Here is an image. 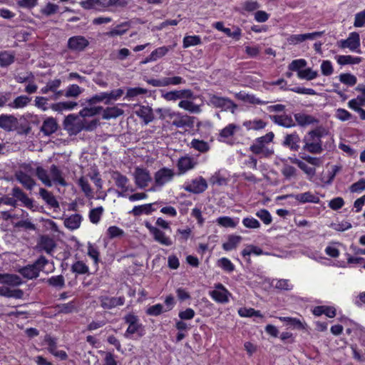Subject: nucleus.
<instances>
[{"label":"nucleus","instance_id":"nucleus-49","mask_svg":"<svg viewBox=\"0 0 365 365\" xmlns=\"http://www.w3.org/2000/svg\"><path fill=\"white\" fill-rule=\"evenodd\" d=\"M238 314L242 317H256L262 318L263 316L259 311H257L252 308L242 307L238 309Z\"/></svg>","mask_w":365,"mask_h":365},{"label":"nucleus","instance_id":"nucleus-29","mask_svg":"<svg viewBox=\"0 0 365 365\" xmlns=\"http://www.w3.org/2000/svg\"><path fill=\"white\" fill-rule=\"evenodd\" d=\"M235 97L245 103H251V104H264L265 102L261 101L260 99L256 98L255 96L247 93L245 91H240L239 93H235Z\"/></svg>","mask_w":365,"mask_h":365},{"label":"nucleus","instance_id":"nucleus-3","mask_svg":"<svg viewBox=\"0 0 365 365\" xmlns=\"http://www.w3.org/2000/svg\"><path fill=\"white\" fill-rule=\"evenodd\" d=\"M128 327L125 332V337L128 339H139L145 334V327L140 322L138 317L133 314H128L124 317Z\"/></svg>","mask_w":365,"mask_h":365},{"label":"nucleus","instance_id":"nucleus-53","mask_svg":"<svg viewBox=\"0 0 365 365\" xmlns=\"http://www.w3.org/2000/svg\"><path fill=\"white\" fill-rule=\"evenodd\" d=\"M217 265L227 272H232L235 269L233 263L226 257H222L217 262Z\"/></svg>","mask_w":365,"mask_h":365},{"label":"nucleus","instance_id":"nucleus-30","mask_svg":"<svg viewBox=\"0 0 365 365\" xmlns=\"http://www.w3.org/2000/svg\"><path fill=\"white\" fill-rule=\"evenodd\" d=\"M242 237L239 235H230L227 237V241L222 244V248L225 251H230L235 249L240 243Z\"/></svg>","mask_w":365,"mask_h":365},{"label":"nucleus","instance_id":"nucleus-59","mask_svg":"<svg viewBox=\"0 0 365 365\" xmlns=\"http://www.w3.org/2000/svg\"><path fill=\"white\" fill-rule=\"evenodd\" d=\"M78 184L86 197H90L93 195L92 189L89 185L88 180L86 178L81 177L78 180Z\"/></svg>","mask_w":365,"mask_h":365},{"label":"nucleus","instance_id":"nucleus-42","mask_svg":"<svg viewBox=\"0 0 365 365\" xmlns=\"http://www.w3.org/2000/svg\"><path fill=\"white\" fill-rule=\"evenodd\" d=\"M38 247L49 253L55 247V242L52 238L47 236H42L39 240Z\"/></svg>","mask_w":365,"mask_h":365},{"label":"nucleus","instance_id":"nucleus-35","mask_svg":"<svg viewBox=\"0 0 365 365\" xmlns=\"http://www.w3.org/2000/svg\"><path fill=\"white\" fill-rule=\"evenodd\" d=\"M336 62L340 65L358 64L361 62V58L350 55H340L336 57Z\"/></svg>","mask_w":365,"mask_h":365},{"label":"nucleus","instance_id":"nucleus-55","mask_svg":"<svg viewBox=\"0 0 365 365\" xmlns=\"http://www.w3.org/2000/svg\"><path fill=\"white\" fill-rule=\"evenodd\" d=\"M244 126L249 130H259L265 127L266 123L260 119H254L244 122Z\"/></svg>","mask_w":365,"mask_h":365},{"label":"nucleus","instance_id":"nucleus-31","mask_svg":"<svg viewBox=\"0 0 365 365\" xmlns=\"http://www.w3.org/2000/svg\"><path fill=\"white\" fill-rule=\"evenodd\" d=\"M190 98H183L179 103L178 106L184 110H186L190 113H197L200 112V107L195 104Z\"/></svg>","mask_w":365,"mask_h":365},{"label":"nucleus","instance_id":"nucleus-36","mask_svg":"<svg viewBox=\"0 0 365 365\" xmlns=\"http://www.w3.org/2000/svg\"><path fill=\"white\" fill-rule=\"evenodd\" d=\"M321 35L319 32H312L304 34H296L290 37L289 41L292 43L302 42L307 39H314Z\"/></svg>","mask_w":365,"mask_h":365},{"label":"nucleus","instance_id":"nucleus-2","mask_svg":"<svg viewBox=\"0 0 365 365\" xmlns=\"http://www.w3.org/2000/svg\"><path fill=\"white\" fill-rule=\"evenodd\" d=\"M65 129L72 135H76L81 132L83 129L93 130L97 125L96 120H92L87 123L85 119H82L79 116L71 114L68 115L63 122Z\"/></svg>","mask_w":365,"mask_h":365},{"label":"nucleus","instance_id":"nucleus-15","mask_svg":"<svg viewBox=\"0 0 365 365\" xmlns=\"http://www.w3.org/2000/svg\"><path fill=\"white\" fill-rule=\"evenodd\" d=\"M162 97L168 101H175L183 98H192L193 93L190 90H175L162 93Z\"/></svg>","mask_w":365,"mask_h":365},{"label":"nucleus","instance_id":"nucleus-40","mask_svg":"<svg viewBox=\"0 0 365 365\" xmlns=\"http://www.w3.org/2000/svg\"><path fill=\"white\" fill-rule=\"evenodd\" d=\"M294 118L297 123L301 126L309 125L317 122V120L313 116L304 113H297L294 115Z\"/></svg>","mask_w":365,"mask_h":365},{"label":"nucleus","instance_id":"nucleus-51","mask_svg":"<svg viewBox=\"0 0 365 365\" xmlns=\"http://www.w3.org/2000/svg\"><path fill=\"white\" fill-rule=\"evenodd\" d=\"M263 254L264 252L260 247L253 245L246 246L242 251V255L245 257L250 256L251 255L259 256Z\"/></svg>","mask_w":365,"mask_h":365},{"label":"nucleus","instance_id":"nucleus-32","mask_svg":"<svg viewBox=\"0 0 365 365\" xmlns=\"http://www.w3.org/2000/svg\"><path fill=\"white\" fill-rule=\"evenodd\" d=\"M50 179L51 183H56L62 186H66V183L62 177L61 171L57 168L56 166L52 165L50 169Z\"/></svg>","mask_w":365,"mask_h":365},{"label":"nucleus","instance_id":"nucleus-46","mask_svg":"<svg viewBox=\"0 0 365 365\" xmlns=\"http://www.w3.org/2000/svg\"><path fill=\"white\" fill-rule=\"evenodd\" d=\"M318 76V72L311 68H304L302 71H299L297 77L299 79L312 81Z\"/></svg>","mask_w":365,"mask_h":365},{"label":"nucleus","instance_id":"nucleus-62","mask_svg":"<svg viewBox=\"0 0 365 365\" xmlns=\"http://www.w3.org/2000/svg\"><path fill=\"white\" fill-rule=\"evenodd\" d=\"M170 49V47L162 46L154 50L149 56V60H158L164 56Z\"/></svg>","mask_w":365,"mask_h":365},{"label":"nucleus","instance_id":"nucleus-17","mask_svg":"<svg viewBox=\"0 0 365 365\" xmlns=\"http://www.w3.org/2000/svg\"><path fill=\"white\" fill-rule=\"evenodd\" d=\"M278 319L281 322H284L285 325L288 328L298 330H307L308 327L307 323L304 321L301 320L300 319L298 318L279 317H278Z\"/></svg>","mask_w":365,"mask_h":365},{"label":"nucleus","instance_id":"nucleus-8","mask_svg":"<svg viewBox=\"0 0 365 365\" xmlns=\"http://www.w3.org/2000/svg\"><path fill=\"white\" fill-rule=\"evenodd\" d=\"M175 175L173 170L163 168L158 170L154 175L155 187L152 188L151 190H155V187H162L167 183L172 181Z\"/></svg>","mask_w":365,"mask_h":365},{"label":"nucleus","instance_id":"nucleus-47","mask_svg":"<svg viewBox=\"0 0 365 365\" xmlns=\"http://www.w3.org/2000/svg\"><path fill=\"white\" fill-rule=\"evenodd\" d=\"M123 110L117 106L107 108L103 110V118L110 119L123 115Z\"/></svg>","mask_w":365,"mask_h":365},{"label":"nucleus","instance_id":"nucleus-20","mask_svg":"<svg viewBox=\"0 0 365 365\" xmlns=\"http://www.w3.org/2000/svg\"><path fill=\"white\" fill-rule=\"evenodd\" d=\"M312 314L317 317L325 314L327 317L329 318H333L336 314V309L333 306H317L313 308Z\"/></svg>","mask_w":365,"mask_h":365},{"label":"nucleus","instance_id":"nucleus-64","mask_svg":"<svg viewBox=\"0 0 365 365\" xmlns=\"http://www.w3.org/2000/svg\"><path fill=\"white\" fill-rule=\"evenodd\" d=\"M320 68L322 75L325 76H331L334 73L333 64L328 60H324L322 62Z\"/></svg>","mask_w":365,"mask_h":365},{"label":"nucleus","instance_id":"nucleus-6","mask_svg":"<svg viewBox=\"0 0 365 365\" xmlns=\"http://www.w3.org/2000/svg\"><path fill=\"white\" fill-rule=\"evenodd\" d=\"M207 104L225 110H230L232 113H235L237 108V106L230 99L215 94L208 95Z\"/></svg>","mask_w":365,"mask_h":365},{"label":"nucleus","instance_id":"nucleus-56","mask_svg":"<svg viewBox=\"0 0 365 365\" xmlns=\"http://www.w3.org/2000/svg\"><path fill=\"white\" fill-rule=\"evenodd\" d=\"M307 63L304 59L299 58L292 61L288 68L290 71H296L299 73V71H302L307 66Z\"/></svg>","mask_w":365,"mask_h":365},{"label":"nucleus","instance_id":"nucleus-63","mask_svg":"<svg viewBox=\"0 0 365 365\" xmlns=\"http://www.w3.org/2000/svg\"><path fill=\"white\" fill-rule=\"evenodd\" d=\"M103 212V207H98L96 208L92 209L89 213V218L91 222L93 224H97L100 221Z\"/></svg>","mask_w":365,"mask_h":365},{"label":"nucleus","instance_id":"nucleus-19","mask_svg":"<svg viewBox=\"0 0 365 365\" xmlns=\"http://www.w3.org/2000/svg\"><path fill=\"white\" fill-rule=\"evenodd\" d=\"M289 195H284L281 196L279 198V199H286ZM291 197H294L296 200L299 201L301 203H306V202H311V203H319L320 200L319 197L317 195L313 194L311 192H305L303 193L297 194L294 195H290Z\"/></svg>","mask_w":365,"mask_h":365},{"label":"nucleus","instance_id":"nucleus-5","mask_svg":"<svg viewBox=\"0 0 365 365\" xmlns=\"http://www.w3.org/2000/svg\"><path fill=\"white\" fill-rule=\"evenodd\" d=\"M303 141L304 143V149L311 153L319 154L323 150L321 141V134L317 130H312L304 136Z\"/></svg>","mask_w":365,"mask_h":365},{"label":"nucleus","instance_id":"nucleus-27","mask_svg":"<svg viewBox=\"0 0 365 365\" xmlns=\"http://www.w3.org/2000/svg\"><path fill=\"white\" fill-rule=\"evenodd\" d=\"M58 128V124L53 118L46 119L41 126V131L46 135H49L53 133Z\"/></svg>","mask_w":365,"mask_h":365},{"label":"nucleus","instance_id":"nucleus-50","mask_svg":"<svg viewBox=\"0 0 365 365\" xmlns=\"http://www.w3.org/2000/svg\"><path fill=\"white\" fill-rule=\"evenodd\" d=\"M339 79L341 83L348 86H353L357 82L356 77L354 75L349 73H341L339 76Z\"/></svg>","mask_w":365,"mask_h":365},{"label":"nucleus","instance_id":"nucleus-60","mask_svg":"<svg viewBox=\"0 0 365 365\" xmlns=\"http://www.w3.org/2000/svg\"><path fill=\"white\" fill-rule=\"evenodd\" d=\"M58 11V6L52 3H47L41 9V13L43 16H50Z\"/></svg>","mask_w":365,"mask_h":365},{"label":"nucleus","instance_id":"nucleus-45","mask_svg":"<svg viewBox=\"0 0 365 365\" xmlns=\"http://www.w3.org/2000/svg\"><path fill=\"white\" fill-rule=\"evenodd\" d=\"M39 195L43 200L52 207H57L58 206V203L54 196L46 190L41 188L39 190Z\"/></svg>","mask_w":365,"mask_h":365},{"label":"nucleus","instance_id":"nucleus-7","mask_svg":"<svg viewBox=\"0 0 365 365\" xmlns=\"http://www.w3.org/2000/svg\"><path fill=\"white\" fill-rule=\"evenodd\" d=\"M210 297L216 302L220 304H227L230 302L232 294L221 283L214 284L212 290L209 292Z\"/></svg>","mask_w":365,"mask_h":365},{"label":"nucleus","instance_id":"nucleus-23","mask_svg":"<svg viewBox=\"0 0 365 365\" xmlns=\"http://www.w3.org/2000/svg\"><path fill=\"white\" fill-rule=\"evenodd\" d=\"M271 118L277 125L285 128H291L295 125L294 120L289 115H273Z\"/></svg>","mask_w":365,"mask_h":365},{"label":"nucleus","instance_id":"nucleus-34","mask_svg":"<svg viewBox=\"0 0 365 365\" xmlns=\"http://www.w3.org/2000/svg\"><path fill=\"white\" fill-rule=\"evenodd\" d=\"M293 163L297 164L298 167L303 170V172L307 175L309 179H312L316 174V170L314 167L309 166L307 162L294 159Z\"/></svg>","mask_w":365,"mask_h":365},{"label":"nucleus","instance_id":"nucleus-16","mask_svg":"<svg viewBox=\"0 0 365 365\" xmlns=\"http://www.w3.org/2000/svg\"><path fill=\"white\" fill-rule=\"evenodd\" d=\"M207 182L202 177L197 178L191 182L186 183L184 186L185 190L193 193L202 192L207 189Z\"/></svg>","mask_w":365,"mask_h":365},{"label":"nucleus","instance_id":"nucleus-12","mask_svg":"<svg viewBox=\"0 0 365 365\" xmlns=\"http://www.w3.org/2000/svg\"><path fill=\"white\" fill-rule=\"evenodd\" d=\"M46 263L44 259H38L35 264L28 265L20 269V273L27 279L36 278L38 276V273L42 266Z\"/></svg>","mask_w":365,"mask_h":365},{"label":"nucleus","instance_id":"nucleus-48","mask_svg":"<svg viewBox=\"0 0 365 365\" xmlns=\"http://www.w3.org/2000/svg\"><path fill=\"white\" fill-rule=\"evenodd\" d=\"M271 285L281 290H290L292 289V284L288 279H272Z\"/></svg>","mask_w":365,"mask_h":365},{"label":"nucleus","instance_id":"nucleus-18","mask_svg":"<svg viewBox=\"0 0 365 365\" xmlns=\"http://www.w3.org/2000/svg\"><path fill=\"white\" fill-rule=\"evenodd\" d=\"M147 227L149 229L150 232L153 235L155 241L165 246H170L173 245L171 238L166 236L165 232L158 228L149 225H147Z\"/></svg>","mask_w":365,"mask_h":365},{"label":"nucleus","instance_id":"nucleus-26","mask_svg":"<svg viewBox=\"0 0 365 365\" xmlns=\"http://www.w3.org/2000/svg\"><path fill=\"white\" fill-rule=\"evenodd\" d=\"M125 299L123 297H104L101 300L102 307L106 309L120 306L124 304Z\"/></svg>","mask_w":365,"mask_h":365},{"label":"nucleus","instance_id":"nucleus-13","mask_svg":"<svg viewBox=\"0 0 365 365\" xmlns=\"http://www.w3.org/2000/svg\"><path fill=\"white\" fill-rule=\"evenodd\" d=\"M240 129V125L234 123H230L222 128L218 136V140L222 143H232V138L235 133L239 131Z\"/></svg>","mask_w":365,"mask_h":365},{"label":"nucleus","instance_id":"nucleus-39","mask_svg":"<svg viewBox=\"0 0 365 365\" xmlns=\"http://www.w3.org/2000/svg\"><path fill=\"white\" fill-rule=\"evenodd\" d=\"M81 222V217L79 215H72L64 220L65 226L70 230L78 229Z\"/></svg>","mask_w":365,"mask_h":365},{"label":"nucleus","instance_id":"nucleus-28","mask_svg":"<svg viewBox=\"0 0 365 365\" xmlns=\"http://www.w3.org/2000/svg\"><path fill=\"white\" fill-rule=\"evenodd\" d=\"M135 112L146 124L153 120L152 110L148 106H139Z\"/></svg>","mask_w":365,"mask_h":365},{"label":"nucleus","instance_id":"nucleus-4","mask_svg":"<svg viewBox=\"0 0 365 365\" xmlns=\"http://www.w3.org/2000/svg\"><path fill=\"white\" fill-rule=\"evenodd\" d=\"M274 134L270 132L264 136L257 138L251 145L250 150L257 155H262L264 157L270 155L273 153V150L269 148L268 144L272 142Z\"/></svg>","mask_w":365,"mask_h":365},{"label":"nucleus","instance_id":"nucleus-58","mask_svg":"<svg viewBox=\"0 0 365 365\" xmlns=\"http://www.w3.org/2000/svg\"><path fill=\"white\" fill-rule=\"evenodd\" d=\"M190 145L195 150L201 153L207 152L210 149V146L207 142L197 139H193L190 143Z\"/></svg>","mask_w":365,"mask_h":365},{"label":"nucleus","instance_id":"nucleus-41","mask_svg":"<svg viewBox=\"0 0 365 365\" xmlns=\"http://www.w3.org/2000/svg\"><path fill=\"white\" fill-rule=\"evenodd\" d=\"M77 103L71 101L66 102H59L56 103H53L51 106V108L57 112H62L63 110H73Z\"/></svg>","mask_w":365,"mask_h":365},{"label":"nucleus","instance_id":"nucleus-61","mask_svg":"<svg viewBox=\"0 0 365 365\" xmlns=\"http://www.w3.org/2000/svg\"><path fill=\"white\" fill-rule=\"evenodd\" d=\"M102 107L92 106L90 108H85L80 111V115L82 118L93 116L100 113Z\"/></svg>","mask_w":365,"mask_h":365},{"label":"nucleus","instance_id":"nucleus-22","mask_svg":"<svg viewBox=\"0 0 365 365\" xmlns=\"http://www.w3.org/2000/svg\"><path fill=\"white\" fill-rule=\"evenodd\" d=\"M17 120L11 115H0V127L6 130H12L16 127Z\"/></svg>","mask_w":365,"mask_h":365},{"label":"nucleus","instance_id":"nucleus-54","mask_svg":"<svg viewBox=\"0 0 365 365\" xmlns=\"http://www.w3.org/2000/svg\"><path fill=\"white\" fill-rule=\"evenodd\" d=\"M36 174L38 179L48 187H51L52 185L51 180L50 179V175L47 173V172L42 168L38 167L36 168Z\"/></svg>","mask_w":365,"mask_h":365},{"label":"nucleus","instance_id":"nucleus-9","mask_svg":"<svg viewBox=\"0 0 365 365\" xmlns=\"http://www.w3.org/2000/svg\"><path fill=\"white\" fill-rule=\"evenodd\" d=\"M81 6L85 9L98 7H108L110 6H125V0H85L81 2Z\"/></svg>","mask_w":365,"mask_h":365},{"label":"nucleus","instance_id":"nucleus-14","mask_svg":"<svg viewBox=\"0 0 365 365\" xmlns=\"http://www.w3.org/2000/svg\"><path fill=\"white\" fill-rule=\"evenodd\" d=\"M16 177L17 180L28 190H31L35 185V182L31 177V170L28 166L23 167L18 171Z\"/></svg>","mask_w":365,"mask_h":365},{"label":"nucleus","instance_id":"nucleus-11","mask_svg":"<svg viewBox=\"0 0 365 365\" xmlns=\"http://www.w3.org/2000/svg\"><path fill=\"white\" fill-rule=\"evenodd\" d=\"M135 185L140 188H145L152 180L149 170L146 168L137 167L133 173Z\"/></svg>","mask_w":365,"mask_h":365},{"label":"nucleus","instance_id":"nucleus-52","mask_svg":"<svg viewBox=\"0 0 365 365\" xmlns=\"http://www.w3.org/2000/svg\"><path fill=\"white\" fill-rule=\"evenodd\" d=\"M365 105V96L359 95L356 98L350 100L348 102V106L353 110H359L361 106Z\"/></svg>","mask_w":365,"mask_h":365},{"label":"nucleus","instance_id":"nucleus-24","mask_svg":"<svg viewBox=\"0 0 365 365\" xmlns=\"http://www.w3.org/2000/svg\"><path fill=\"white\" fill-rule=\"evenodd\" d=\"M157 205V202L145 204L142 205L135 206L130 213L135 216H138L142 214L150 215L151 212L155 211L156 209L154 206Z\"/></svg>","mask_w":365,"mask_h":365},{"label":"nucleus","instance_id":"nucleus-44","mask_svg":"<svg viewBox=\"0 0 365 365\" xmlns=\"http://www.w3.org/2000/svg\"><path fill=\"white\" fill-rule=\"evenodd\" d=\"M217 223L224 227H235L239 223V218L233 219L227 216L220 217L216 220Z\"/></svg>","mask_w":365,"mask_h":365},{"label":"nucleus","instance_id":"nucleus-33","mask_svg":"<svg viewBox=\"0 0 365 365\" xmlns=\"http://www.w3.org/2000/svg\"><path fill=\"white\" fill-rule=\"evenodd\" d=\"M216 29L225 33L228 36L238 39L240 36V30L238 27L232 26L231 28H226L225 24H215Z\"/></svg>","mask_w":365,"mask_h":365},{"label":"nucleus","instance_id":"nucleus-1","mask_svg":"<svg viewBox=\"0 0 365 365\" xmlns=\"http://www.w3.org/2000/svg\"><path fill=\"white\" fill-rule=\"evenodd\" d=\"M0 282L4 284L0 287V295L15 299L23 297L24 292L21 289L14 288L22 283L19 276L10 274H0Z\"/></svg>","mask_w":365,"mask_h":365},{"label":"nucleus","instance_id":"nucleus-37","mask_svg":"<svg viewBox=\"0 0 365 365\" xmlns=\"http://www.w3.org/2000/svg\"><path fill=\"white\" fill-rule=\"evenodd\" d=\"M300 138L298 134L294 133L285 137L284 145L289 146L293 150H297L299 148Z\"/></svg>","mask_w":365,"mask_h":365},{"label":"nucleus","instance_id":"nucleus-25","mask_svg":"<svg viewBox=\"0 0 365 365\" xmlns=\"http://www.w3.org/2000/svg\"><path fill=\"white\" fill-rule=\"evenodd\" d=\"M195 163L190 157L185 156L178 160V168L180 174L186 173L187 170L195 167Z\"/></svg>","mask_w":365,"mask_h":365},{"label":"nucleus","instance_id":"nucleus-10","mask_svg":"<svg viewBox=\"0 0 365 365\" xmlns=\"http://www.w3.org/2000/svg\"><path fill=\"white\" fill-rule=\"evenodd\" d=\"M337 45L341 48H348L351 51L361 53L359 50L360 38L359 34L356 32L351 33L346 39L339 41Z\"/></svg>","mask_w":365,"mask_h":365},{"label":"nucleus","instance_id":"nucleus-21","mask_svg":"<svg viewBox=\"0 0 365 365\" xmlns=\"http://www.w3.org/2000/svg\"><path fill=\"white\" fill-rule=\"evenodd\" d=\"M68 44L72 50L82 51L88 45V41L84 37L73 36L69 38Z\"/></svg>","mask_w":365,"mask_h":365},{"label":"nucleus","instance_id":"nucleus-43","mask_svg":"<svg viewBox=\"0 0 365 365\" xmlns=\"http://www.w3.org/2000/svg\"><path fill=\"white\" fill-rule=\"evenodd\" d=\"M31 101V98L26 96H20L16 98L13 102L8 104L12 108L19 109L26 107Z\"/></svg>","mask_w":365,"mask_h":365},{"label":"nucleus","instance_id":"nucleus-38","mask_svg":"<svg viewBox=\"0 0 365 365\" xmlns=\"http://www.w3.org/2000/svg\"><path fill=\"white\" fill-rule=\"evenodd\" d=\"M113 178L118 187L120 188L123 192L128 190L129 180L127 177L119 173H115Z\"/></svg>","mask_w":365,"mask_h":365},{"label":"nucleus","instance_id":"nucleus-57","mask_svg":"<svg viewBox=\"0 0 365 365\" xmlns=\"http://www.w3.org/2000/svg\"><path fill=\"white\" fill-rule=\"evenodd\" d=\"M99 353L104 356L103 365H121L120 363L115 359L114 354L111 352L99 351Z\"/></svg>","mask_w":365,"mask_h":365}]
</instances>
